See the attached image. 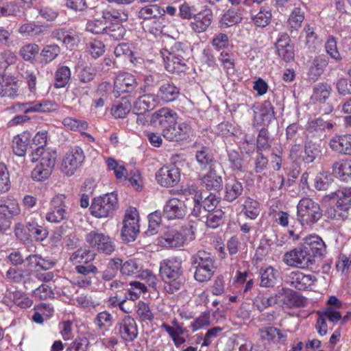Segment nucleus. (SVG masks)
Here are the masks:
<instances>
[{"label":"nucleus","mask_w":351,"mask_h":351,"mask_svg":"<svg viewBox=\"0 0 351 351\" xmlns=\"http://www.w3.org/2000/svg\"><path fill=\"white\" fill-rule=\"evenodd\" d=\"M159 272L167 292L173 293L180 289L183 284L181 259L173 257L162 260L160 263Z\"/></svg>","instance_id":"f257e3e1"},{"label":"nucleus","mask_w":351,"mask_h":351,"mask_svg":"<svg viewBox=\"0 0 351 351\" xmlns=\"http://www.w3.org/2000/svg\"><path fill=\"white\" fill-rule=\"evenodd\" d=\"M191 264L195 269L194 278L199 282L210 280L217 269L215 256L205 250H199L192 255Z\"/></svg>","instance_id":"f03ea898"},{"label":"nucleus","mask_w":351,"mask_h":351,"mask_svg":"<svg viewBox=\"0 0 351 351\" xmlns=\"http://www.w3.org/2000/svg\"><path fill=\"white\" fill-rule=\"evenodd\" d=\"M140 216L136 207L129 206L126 208L123 220L121 236L126 242L134 241L140 232Z\"/></svg>","instance_id":"7ed1b4c3"},{"label":"nucleus","mask_w":351,"mask_h":351,"mask_svg":"<svg viewBox=\"0 0 351 351\" xmlns=\"http://www.w3.org/2000/svg\"><path fill=\"white\" fill-rule=\"evenodd\" d=\"M298 220L302 226L317 223L322 217L319 204L313 199H301L297 206Z\"/></svg>","instance_id":"20e7f679"},{"label":"nucleus","mask_w":351,"mask_h":351,"mask_svg":"<svg viewBox=\"0 0 351 351\" xmlns=\"http://www.w3.org/2000/svg\"><path fill=\"white\" fill-rule=\"evenodd\" d=\"M85 241L91 249L106 255L112 254L116 248L113 239L98 230L88 232L85 235Z\"/></svg>","instance_id":"39448f33"},{"label":"nucleus","mask_w":351,"mask_h":351,"mask_svg":"<svg viewBox=\"0 0 351 351\" xmlns=\"http://www.w3.org/2000/svg\"><path fill=\"white\" fill-rule=\"evenodd\" d=\"M282 262L289 267L305 269L313 264L314 259L302 245L285 252Z\"/></svg>","instance_id":"423d86ee"},{"label":"nucleus","mask_w":351,"mask_h":351,"mask_svg":"<svg viewBox=\"0 0 351 351\" xmlns=\"http://www.w3.org/2000/svg\"><path fill=\"white\" fill-rule=\"evenodd\" d=\"M85 156L82 149L75 146L71 147L64 155L61 163V171L66 176H72L84 162Z\"/></svg>","instance_id":"0eeeda50"},{"label":"nucleus","mask_w":351,"mask_h":351,"mask_svg":"<svg viewBox=\"0 0 351 351\" xmlns=\"http://www.w3.org/2000/svg\"><path fill=\"white\" fill-rule=\"evenodd\" d=\"M317 278L311 274H304L299 270L292 271L285 276V282L292 288L304 291L315 285Z\"/></svg>","instance_id":"6e6552de"},{"label":"nucleus","mask_w":351,"mask_h":351,"mask_svg":"<svg viewBox=\"0 0 351 351\" xmlns=\"http://www.w3.org/2000/svg\"><path fill=\"white\" fill-rule=\"evenodd\" d=\"M56 152L45 153L40 162L32 171V178L36 181L47 179L51 174L56 162Z\"/></svg>","instance_id":"1a4fd4ad"},{"label":"nucleus","mask_w":351,"mask_h":351,"mask_svg":"<svg viewBox=\"0 0 351 351\" xmlns=\"http://www.w3.org/2000/svg\"><path fill=\"white\" fill-rule=\"evenodd\" d=\"M165 13L163 8L154 4L142 8L138 13V16L146 21L154 19V26L149 27L148 30L151 34H158L162 31V23L158 21V19L164 16Z\"/></svg>","instance_id":"9d476101"},{"label":"nucleus","mask_w":351,"mask_h":351,"mask_svg":"<svg viewBox=\"0 0 351 351\" xmlns=\"http://www.w3.org/2000/svg\"><path fill=\"white\" fill-rule=\"evenodd\" d=\"M296 293L289 289H281L277 294L275 295H271L269 298L265 297L264 295H258L255 298L254 300V305L260 311H263L268 306H272L278 302V300L282 298H289V302H287L284 300L285 304H287L289 305L293 304V302H292L291 299L295 296Z\"/></svg>","instance_id":"9b49d317"},{"label":"nucleus","mask_w":351,"mask_h":351,"mask_svg":"<svg viewBox=\"0 0 351 351\" xmlns=\"http://www.w3.org/2000/svg\"><path fill=\"white\" fill-rule=\"evenodd\" d=\"M217 168L212 167L202 178V184L207 192H204L205 197H217L218 193L222 189V178L217 172Z\"/></svg>","instance_id":"f8f14e48"},{"label":"nucleus","mask_w":351,"mask_h":351,"mask_svg":"<svg viewBox=\"0 0 351 351\" xmlns=\"http://www.w3.org/2000/svg\"><path fill=\"white\" fill-rule=\"evenodd\" d=\"M192 133V129L186 122L176 123L162 129V136L169 141H181L187 140Z\"/></svg>","instance_id":"ddd939ff"},{"label":"nucleus","mask_w":351,"mask_h":351,"mask_svg":"<svg viewBox=\"0 0 351 351\" xmlns=\"http://www.w3.org/2000/svg\"><path fill=\"white\" fill-rule=\"evenodd\" d=\"M156 178L161 186H173L180 180V171L175 165L164 166L156 173Z\"/></svg>","instance_id":"4468645a"},{"label":"nucleus","mask_w":351,"mask_h":351,"mask_svg":"<svg viewBox=\"0 0 351 351\" xmlns=\"http://www.w3.org/2000/svg\"><path fill=\"white\" fill-rule=\"evenodd\" d=\"M117 206V199H93L90 210L91 214L97 217H107Z\"/></svg>","instance_id":"2eb2a0df"},{"label":"nucleus","mask_w":351,"mask_h":351,"mask_svg":"<svg viewBox=\"0 0 351 351\" xmlns=\"http://www.w3.org/2000/svg\"><path fill=\"white\" fill-rule=\"evenodd\" d=\"M119 335L126 342L133 341L138 335V326L135 319L130 315H125L118 323Z\"/></svg>","instance_id":"dca6fc26"},{"label":"nucleus","mask_w":351,"mask_h":351,"mask_svg":"<svg viewBox=\"0 0 351 351\" xmlns=\"http://www.w3.org/2000/svg\"><path fill=\"white\" fill-rule=\"evenodd\" d=\"M16 107L24 113L51 112L58 110V104L49 100L17 104Z\"/></svg>","instance_id":"f3484780"},{"label":"nucleus","mask_w":351,"mask_h":351,"mask_svg":"<svg viewBox=\"0 0 351 351\" xmlns=\"http://www.w3.org/2000/svg\"><path fill=\"white\" fill-rule=\"evenodd\" d=\"M161 55L164 60L165 67L167 71L172 73H180L184 71L186 64L183 62L180 56L176 54L173 49L171 51L167 49H162Z\"/></svg>","instance_id":"a211bd4d"},{"label":"nucleus","mask_w":351,"mask_h":351,"mask_svg":"<svg viewBox=\"0 0 351 351\" xmlns=\"http://www.w3.org/2000/svg\"><path fill=\"white\" fill-rule=\"evenodd\" d=\"M186 212L187 206L180 199H169L163 209L165 216L169 219H182Z\"/></svg>","instance_id":"6ab92c4d"},{"label":"nucleus","mask_w":351,"mask_h":351,"mask_svg":"<svg viewBox=\"0 0 351 351\" xmlns=\"http://www.w3.org/2000/svg\"><path fill=\"white\" fill-rule=\"evenodd\" d=\"M190 26L196 33L204 32L210 25L213 20V13L210 9L205 8L194 14Z\"/></svg>","instance_id":"aec40b11"},{"label":"nucleus","mask_w":351,"mask_h":351,"mask_svg":"<svg viewBox=\"0 0 351 351\" xmlns=\"http://www.w3.org/2000/svg\"><path fill=\"white\" fill-rule=\"evenodd\" d=\"M137 86L134 77L128 73L119 74L114 80V90L117 93H130Z\"/></svg>","instance_id":"412c9836"},{"label":"nucleus","mask_w":351,"mask_h":351,"mask_svg":"<svg viewBox=\"0 0 351 351\" xmlns=\"http://www.w3.org/2000/svg\"><path fill=\"white\" fill-rule=\"evenodd\" d=\"M158 101L156 95L152 94H144L140 96L134 102V111L138 115H143L145 112L154 109L158 105Z\"/></svg>","instance_id":"4be33fe9"},{"label":"nucleus","mask_w":351,"mask_h":351,"mask_svg":"<svg viewBox=\"0 0 351 351\" xmlns=\"http://www.w3.org/2000/svg\"><path fill=\"white\" fill-rule=\"evenodd\" d=\"M177 114L167 108H162L152 114V120L155 123H158L163 129L177 122Z\"/></svg>","instance_id":"5701e85b"},{"label":"nucleus","mask_w":351,"mask_h":351,"mask_svg":"<svg viewBox=\"0 0 351 351\" xmlns=\"http://www.w3.org/2000/svg\"><path fill=\"white\" fill-rule=\"evenodd\" d=\"M304 248H306V251L312 252L311 256H322L326 252V245L324 241L317 235H310L306 237L304 239L303 245Z\"/></svg>","instance_id":"b1692460"},{"label":"nucleus","mask_w":351,"mask_h":351,"mask_svg":"<svg viewBox=\"0 0 351 351\" xmlns=\"http://www.w3.org/2000/svg\"><path fill=\"white\" fill-rule=\"evenodd\" d=\"M185 237L176 229H169L160 239V244L166 247H179L183 245Z\"/></svg>","instance_id":"393cba45"},{"label":"nucleus","mask_w":351,"mask_h":351,"mask_svg":"<svg viewBox=\"0 0 351 351\" xmlns=\"http://www.w3.org/2000/svg\"><path fill=\"white\" fill-rule=\"evenodd\" d=\"M18 82L15 77L9 75H0V95L14 97L17 95Z\"/></svg>","instance_id":"a878e982"},{"label":"nucleus","mask_w":351,"mask_h":351,"mask_svg":"<svg viewBox=\"0 0 351 351\" xmlns=\"http://www.w3.org/2000/svg\"><path fill=\"white\" fill-rule=\"evenodd\" d=\"M329 144L334 152L351 156V134L335 136Z\"/></svg>","instance_id":"bb28decb"},{"label":"nucleus","mask_w":351,"mask_h":351,"mask_svg":"<svg viewBox=\"0 0 351 351\" xmlns=\"http://www.w3.org/2000/svg\"><path fill=\"white\" fill-rule=\"evenodd\" d=\"M290 38L288 35L283 34L278 39L276 46L278 53L284 60L289 62L294 58V50L290 44Z\"/></svg>","instance_id":"cd10ccee"},{"label":"nucleus","mask_w":351,"mask_h":351,"mask_svg":"<svg viewBox=\"0 0 351 351\" xmlns=\"http://www.w3.org/2000/svg\"><path fill=\"white\" fill-rule=\"evenodd\" d=\"M180 95L179 88L173 84L166 82L162 84L156 95L158 101L162 100L163 102L167 103L175 101Z\"/></svg>","instance_id":"c85d7f7f"},{"label":"nucleus","mask_w":351,"mask_h":351,"mask_svg":"<svg viewBox=\"0 0 351 351\" xmlns=\"http://www.w3.org/2000/svg\"><path fill=\"white\" fill-rule=\"evenodd\" d=\"M328 62V58L324 54L316 56L309 68L308 77L313 81L317 80L324 73Z\"/></svg>","instance_id":"c756f323"},{"label":"nucleus","mask_w":351,"mask_h":351,"mask_svg":"<svg viewBox=\"0 0 351 351\" xmlns=\"http://www.w3.org/2000/svg\"><path fill=\"white\" fill-rule=\"evenodd\" d=\"M102 18L106 22H109L112 24H119L128 20V13L125 10L116 9L108 6L102 11Z\"/></svg>","instance_id":"7c9ffc66"},{"label":"nucleus","mask_w":351,"mask_h":351,"mask_svg":"<svg viewBox=\"0 0 351 351\" xmlns=\"http://www.w3.org/2000/svg\"><path fill=\"white\" fill-rule=\"evenodd\" d=\"M217 204V199H193V208L191 213L197 217L203 211L210 213L215 210Z\"/></svg>","instance_id":"2f4dec72"},{"label":"nucleus","mask_w":351,"mask_h":351,"mask_svg":"<svg viewBox=\"0 0 351 351\" xmlns=\"http://www.w3.org/2000/svg\"><path fill=\"white\" fill-rule=\"evenodd\" d=\"M53 209L47 213L46 219L51 223H58L65 217L64 206L61 199H53L51 201Z\"/></svg>","instance_id":"473e14b6"},{"label":"nucleus","mask_w":351,"mask_h":351,"mask_svg":"<svg viewBox=\"0 0 351 351\" xmlns=\"http://www.w3.org/2000/svg\"><path fill=\"white\" fill-rule=\"evenodd\" d=\"M27 267L36 271L48 270L53 266V263L45 260L38 254H29L25 258Z\"/></svg>","instance_id":"72a5a7b5"},{"label":"nucleus","mask_w":351,"mask_h":351,"mask_svg":"<svg viewBox=\"0 0 351 351\" xmlns=\"http://www.w3.org/2000/svg\"><path fill=\"white\" fill-rule=\"evenodd\" d=\"M47 31V27L36 25L33 22H27L19 27L18 32L23 36L37 37L45 34Z\"/></svg>","instance_id":"f704fd0d"},{"label":"nucleus","mask_w":351,"mask_h":351,"mask_svg":"<svg viewBox=\"0 0 351 351\" xmlns=\"http://www.w3.org/2000/svg\"><path fill=\"white\" fill-rule=\"evenodd\" d=\"M254 118L261 119L264 125H267L274 117V108L269 101H265L254 110Z\"/></svg>","instance_id":"c9c22d12"},{"label":"nucleus","mask_w":351,"mask_h":351,"mask_svg":"<svg viewBox=\"0 0 351 351\" xmlns=\"http://www.w3.org/2000/svg\"><path fill=\"white\" fill-rule=\"evenodd\" d=\"M96 254L86 247H80L73 252L69 258L73 263H88L95 260Z\"/></svg>","instance_id":"e433bc0d"},{"label":"nucleus","mask_w":351,"mask_h":351,"mask_svg":"<svg viewBox=\"0 0 351 351\" xmlns=\"http://www.w3.org/2000/svg\"><path fill=\"white\" fill-rule=\"evenodd\" d=\"M196 160L200 166L202 170L211 169L212 167L219 168V164L213 160V156L208 154V149L203 148L197 152Z\"/></svg>","instance_id":"4c0bfd02"},{"label":"nucleus","mask_w":351,"mask_h":351,"mask_svg":"<svg viewBox=\"0 0 351 351\" xmlns=\"http://www.w3.org/2000/svg\"><path fill=\"white\" fill-rule=\"evenodd\" d=\"M29 141V134L23 133L15 136L12 141V149L14 154L19 156H25Z\"/></svg>","instance_id":"58836bf2"},{"label":"nucleus","mask_w":351,"mask_h":351,"mask_svg":"<svg viewBox=\"0 0 351 351\" xmlns=\"http://www.w3.org/2000/svg\"><path fill=\"white\" fill-rule=\"evenodd\" d=\"M272 14L269 8L261 7L258 13L252 16V20L256 27H265L271 20Z\"/></svg>","instance_id":"ea45409f"},{"label":"nucleus","mask_w":351,"mask_h":351,"mask_svg":"<svg viewBox=\"0 0 351 351\" xmlns=\"http://www.w3.org/2000/svg\"><path fill=\"white\" fill-rule=\"evenodd\" d=\"M332 88L330 86L326 83L321 82L317 84L313 88V93L312 99L324 103L330 97Z\"/></svg>","instance_id":"a19ab883"},{"label":"nucleus","mask_w":351,"mask_h":351,"mask_svg":"<svg viewBox=\"0 0 351 351\" xmlns=\"http://www.w3.org/2000/svg\"><path fill=\"white\" fill-rule=\"evenodd\" d=\"M112 315L108 311H104L97 314L93 319V324L98 330H108L112 326Z\"/></svg>","instance_id":"79ce46f5"},{"label":"nucleus","mask_w":351,"mask_h":351,"mask_svg":"<svg viewBox=\"0 0 351 351\" xmlns=\"http://www.w3.org/2000/svg\"><path fill=\"white\" fill-rule=\"evenodd\" d=\"M260 211V204L255 199H247L245 201L242 212L247 218L255 219Z\"/></svg>","instance_id":"37998d69"},{"label":"nucleus","mask_w":351,"mask_h":351,"mask_svg":"<svg viewBox=\"0 0 351 351\" xmlns=\"http://www.w3.org/2000/svg\"><path fill=\"white\" fill-rule=\"evenodd\" d=\"M278 276L277 270L272 267H268L261 271V286L264 287H272L276 284Z\"/></svg>","instance_id":"c03bdc74"},{"label":"nucleus","mask_w":351,"mask_h":351,"mask_svg":"<svg viewBox=\"0 0 351 351\" xmlns=\"http://www.w3.org/2000/svg\"><path fill=\"white\" fill-rule=\"evenodd\" d=\"M131 108L130 101L126 98H123L121 101L113 105L111 112L115 118H123L130 112Z\"/></svg>","instance_id":"a18cd8bd"},{"label":"nucleus","mask_w":351,"mask_h":351,"mask_svg":"<svg viewBox=\"0 0 351 351\" xmlns=\"http://www.w3.org/2000/svg\"><path fill=\"white\" fill-rule=\"evenodd\" d=\"M20 213L19 204L15 199H7V201L0 205V215L10 218L14 215H17Z\"/></svg>","instance_id":"49530a36"},{"label":"nucleus","mask_w":351,"mask_h":351,"mask_svg":"<svg viewBox=\"0 0 351 351\" xmlns=\"http://www.w3.org/2000/svg\"><path fill=\"white\" fill-rule=\"evenodd\" d=\"M31 275L27 269H16L10 267L5 274L6 278L12 282L20 283L24 280L26 277Z\"/></svg>","instance_id":"de8ad7c7"},{"label":"nucleus","mask_w":351,"mask_h":351,"mask_svg":"<svg viewBox=\"0 0 351 351\" xmlns=\"http://www.w3.org/2000/svg\"><path fill=\"white\" fill-rule=\"evenodd\" d=\"M320 145L319 144L308 141L305 145L304 161L306 163L313 162L320 153Z\"/></svg>","instance_id":"09e8293b"},{"label":"nucleus","mask_w":351,"mask_h":351,"mask_svg":"<svg viewBox=\"0 0 351 351\" xmlns=\"http://www.w3.org/2000/svg\"><path fill=\"white\" fill-rule=\"evenodd\" d=\"M141 270V266L135 259H129L121 267V273L125 276H137Z\"/></svg>","instance_id":"8fccbe9b"},{"label":"nucleus","mask_w":351,"mask_h":351,"mask_svg":"<svg viewBox=\"0 0 351 351\" xmlns=\"http://www.w3.org/2000/svg\"><path fill=\"white\" fill-rule=\"evenodd\" d=\"M332 171L339 177L346 179V176H351V161L342 160L335 162Z\"/></svg>","instance_id":"3c124183"},{"label":"nucleus","mask_w":351,"mask_h":351,"mask_svg":"<svg viewBox=\"0 0 351 351\" xmlns=\"http://www.w3.org/2000/svg\"><path fill=\"white\" fill-rule=\"evenodd\" d=\"M26 227L30 235H33L34 238L36 241H43L48 235V231L47 229L38 225L34 221L27 222Z\"/></svg>","instance_id":"603ef678"},{"label":"nucleus","mask_w":351,"mask_h":351,"mask_svg":"<svg viewBox=\"0 0 351 351\" xmlns=\"http://www.w3.org/2000/svg\"><path fill=\"white\" fill-rule=\"evenodd\" d=\"M136 314L141 322L152 321L154 318L148 304L143 301H138L136 304Z\"/></svg>","instance_id":"864d4df0"},{"label":"nucleus","mask_w":351,"mask_h":351,"mask_svg":"<svg viewBox=\"0 0 351 351\" xmlns=\"http://www.w3.org/2000/svg\"><path fill=\"white\" fill-rule=\"evenodd\" d=\"M71 77V71L68 66H62L60 67L56 72L55 86L56 88H62L65 86Z\"/></svg>","instance_id":"5fc2aeb1"},{"label":"nucleus","mask_w":351,"mask_h":351,"mask_svg":"<svg viewBox=\"0 0 351 351\" xmlns=\"http://www.w3.org/2000/svg\"><path fill=\"white\" fill-rule=\"evenodd\" d=\"M40 47L35 43H29L23 46L19 51L20 56L25 61H31L38 53Z\"/></svg>","instance_id":"6e6d98bb"},{"label":"nucleus","mask_w":351,"mask_h":351,"mask_svg":"<svg viewBox=\"0 0 351 351\" xmlns=\"http://www.w3.org/2000/svg\"><path fill=\"white\" fill-rule=\"evenodd\" d=\"M210 324V313L209 311H204L191 323L190 327L192 328V330L195 332Z\"/></svg>","instance_id":"4d7b16f0"},{"label":"nucleus","mask_w":351,"mask_h":351,"mask_svg":"<svg viewBox=\"0 0 351 351\" xmlns=\"http://www.w3.org/2000/svg\"><path fill=\"white\" fill-rule=\"evenodd\" d=\"M89 344L86 337H77L67 346L65 351H88Z\"/></svg>","instance_id":"13d9d810"},{"label":"nucleus","mask_w":351,"mask_h":351,"mask_svg":"<svg viewBox=\"0 0 351 351\" xmlns=\"http://www.w3.org/2000/svg\"><path fill=\"white\" fill-rule=\"evenodd\" d=\"M62 124L64 127L71 130L80 132L85 130L88 127V124L86 121L75 119L72 117L64 118L62 121Z\"/></svg>","instance_id":"bf43d9fd"},{"label":"nucleus","mask_w":351,"mask_h":351,"mask_svg":"<svg viewBox=\"0 0 351 351\" xmlns=\"http://www.w3.org/2000/svg\"><path fill=\"white\" fill-rule=\"evenodd\" d=\"M60 49L57 45H47L41 51V56L46 63L54 60L60 53Z\"/></svg>","instance_id":"052dcab7"},{"label":"nucleus","mask_w":351,"mask_h":351,"mask_svg":"<svg viewBox=\"0 0 351 351\" xmlns=\"http://www.w3.org/2000/svg\"><path fill=\"white\" fill-rule=\"evenodd\" d=\"M325 49L326 53L334 60L339 62L341 60L342 58L337 49V41L335 38L331 36L330 37L325 44Z\"/></svg>","instance_id":"680f3d73"},{"label":"nucleus","mask_w":351,"mask_h":351,"mask_svg":"<svg viewBox=\"0 0 351 351\" xmlns=\"http://www.w3.org/2000/svg\"><path fill=\"white\" fill-rule=\"evenodd\" d=\"M178 194L183 196L193 195L194 197H203L204 196V193L198 190L197 186L195 184H186L182 186Z\"/></svg>","instance_id":"e2e57ef3"},{"label":"nucleus","mask_w":351,"mask_h":351,"mask_svg":"<svg viewBox=\"0 0 351 351\" xmlns=\"http://www.w3.org/2000/svg\"><path fill=\"white\" fill-rule=\"evenodd\" d=\"M304 19V12L299 8H295L289 16L288 22L291 28L297 29L301 26Z\"/></svg>","instance_id":"0e129e2a"},{"label":"nucleus","mask_w":351,"mask_h":351,"mask_svg":"<svg viewBox=\"0 0 351 351\" xmlns=\"http://www.w3.org/2000/svg\"><path fill=\"white\" fill-rule=\"evenodd\" d=\"M242 19L243 17L241 13L234 10H228L223 15L221 22L226 26L230 27L234 24L239 23L241 22Z\"/></svg>","instance_id":"69168bd1"},{"label":"nucleus","mask_w":351,"mask_h":351,"mask_svg":"<svg viewBox=\"0 0 351 351\" xmlns=\"http://www.w3.org/2000/svg\"><path fill=\"white\" fill-rule=\"evenodd\" d=\"M115 40H121L125 34V29L121 23L119 24H112L111 26L106 27V32Z\"/></svg>","instance_id":"338daca9"},{"label":"nucleus","mask_w":351,"mask_h":351,"mask_svg":"<svg viewBox=\"0 0 351 351\" xmlns=\"http://www.w3.org/2000/svg\"><path fill=\"white\" fill-rule=\"evenodd\" d=\"M223 212L221 210H215L209 213L206 216V226L211 228H215L219 226L221 222Z\"/></svg>","instance_id":"774afa93"}]
</instances>
